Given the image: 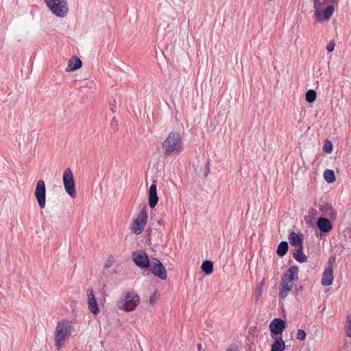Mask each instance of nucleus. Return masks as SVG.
Returning a JSON list of instances; mask_svg holds the SVG:
<instances>
[{"mask_svg":"<svg viewBox=\"0 0 351 351\" xmlns=\"http://www.w3.org/2000/svg\"><path fill=\"white\" fill-rule=\"evenodd\" d=\"M293 257L298 262L302 263L307 261V256L303 253V246L295 249L292 253Z\"/></svg>","mask_w":351,"mask_h":351,"instance_id":"21","label":"nucleus"},{"mask_svg":"<svg viewBox=\"0 0 351 351\" xmlns=\"http://www.w3.org/2000/svg\"><path fill=\"white\" fill-rule=\"evenodd\" d=\"M319 209L324 213V215L329 217L330 218L335 219L337 216L335 210L328 204L320 205Z\"/></svg>","mask_w":351,"mask_h":351,"instance_id":"22","label":"nucleus"},{"mask_svg":"<svg viewBox=\"0 0 351 351\" xmlns=\"http://www.w3.org/2000/svg\"><path fill=\"white\" fill-rule=\"evenodd\" d=\"M112 261L110 259H108L105 263L104 267L109 268L112 266Z\"/></svg>","mask_w":351,"mask_h":351,"instance_id":"32","label":"nucleus"},{"mask_svg":"<svg viewBox=\"0 0 351 351\" xmlns=\"http://www.w3.org/2000/svg\"><path fill=\"white\" fill-rule=\"evenodd\" d=\"M208 173H209V169H207L206 172H205V175L207 176Z\"/></svg>","mask_w":351,"mask_h":351,"instance_id":"37","label":"nucleus"},{"mask_svg":"<svg viewBox=\"0 0 351 351\" xmlns=\"http://www.w3.org/2000/svg\"><path fill=\"white\" fill-rule=\"evenodd\" d=\"M333 280V269L331 266H328L324 271L321 284L324 287H328L332 284Z\"/></svg>","mask_w":351,"mask_h":351,"instance_id":"14","label":"nucleus"},{"mask_svg":"<svg viewBox=\"0 0 351 351\" xmlns=\"http://www.w3.org/2000/svg\"><path fill=\"white\" fill-rule=\"evenodd\" d=\"M317 93L313 89H309L305 95V99L308 103H313L315 101Z\"/></svg>","mask_w":351,"mask_h":351,"instance_id":"26","label":"nucleus"},{"mask_svg":"<svg viewBox=\"0 0 351 351\" xmlns=\"http://www.w3.org/2000/svg\"><path fill=\"white\" fill-rule=\"evenodd\" d=\"M152 273L161 280L167 279V271L162 263L157 258L154 259L151 267Z\"/></svg>","mask_w":351,"mask_h":351,"instance_id":"11","label":"nucleus"},{"mask_svg":"<svg viewBox=\"0 0 351 351\" xmlns=\"http://www.w3.org/2000/svg\"><path fill=\"white\" fill-rule=\"evenodd\" d=\"M314 19L316 21H328L335 11L337 0H313Z\"/></svg>","mask_w":351,"mask_h":351,"instance_id":"1","label":"nucleus"},{"mask_svg":"<svg viewBox=\"0 0 351 351\" xmlns=\"http://www.w3.org/2000/svg\"><path fill=\"white\" fill-rule=\"evenodd\" d=\"M335 43L333 40H331L326 47L328 51L331 52L335 49Z\"/></svg>","mask_w":351,"mask_h":351,"instance_id":"30","label":"nucleus"},{"mask_svg":"<svg viewBox=\"0 0 351 351\" xmlns=\"http://www.w3.org/2000/svg\"><path fill=\"white\" fill-rule=\"evenodd\" d=\"M288 239L291 245L298 246V247L302 246V235L298 234L294 232H291L289 234Z\"/></svg>","mask_w":351,"mask_h":351,"instance_id":"20","label":"nucleus"},{"mask_svg":"<svg viewBox=\"0 0 351 351\" xmlns=\"http://www.w3.org/2000/svg\"><path fill=\"white\" fill-rule=\"evenodd\" d=\"M236 349L234 348H229L227 351H235Z\"/></svg>","mask_w":351,"mask_h":351,"instance_id":"34","label":"nucleus"},{"mask_svg":"<svg viewBox=\"0 0 351 351\" xmlns=\"http://www.w3.org/2000/svg\"><path fill=\"white\" fill-rule=\"evenodd\" d=\"M63 184L66 193L73 198L76 197L75 186L71 170L68 168L63 173Z\"/></svg>","mask_w":351,"mask_h":351,"instance_id":"7","label":"nucleus"},{"mask_svg":"<svg viewBox=\"0 0 351 351\" xmlns=\"http://www.w3.org/2000/svg\"><path fill=\"white\" fill-rule=\"evenodd\" d=\"M82 65V63L80 59L77 57H73L69 60L67 67L66 68V71H74L81 68Z\"/></svg>","mask_w":351,"mask_h":351,"instance_id":"18","label":"nucleus"},{"mask_svg":"<svg viewBox=\"0 0 351 351\" xmlns=\"http://www.w3.org/2000/svg\"><path fill=\"white\" fill-rule=\"evenodd\" d=\"M201 269L205 274H210L213 271V264L212 261L208 260L204 261L201 265Z\"/></svg>","mask_w":351,"mask_h":351,"instance_id":"23","label":"nucleus"},{"mask_svg":"<svg viewBox=\"0 0 351 351\" xmlns=\"http://www.w3.org/2000/svg\"><path fill=\"white\" fill-rule=\"evenodd\" d=\"M74 330L73 322L69 319H61L57 323L54 332V342L58 350L65 344Z\"/></svg>","mask_w":351,"mask_h":351,"instance_id":"2","label":"nucleus"},{"mask_svg":"<svg viewBox=\"0 0 351 351\" xmlns=\"http://www.w3.org/2000/svg\"><path fill=\"white\" fill-rule=\"evenodd\" d=\"M332 149V143L330 141H326L324 145V150L326 153H330Z\"/></svg>","mask_w":351,"mask_h":351,"instance_id":"29","label":"nucleus"},{"mask_svg":"<svg viewBox=\"0 0 351 351\" xmlns=\"http://www.w3.org/2000/svg\"><path fill=\"white\" fill-rule=\"evenodd\" d=\"M110 110L112 111V112H114V109H113V108H112V107H111V108H110Z\"/></svg>","mask_w":351,"mask_h":351,"instance_id":"38","label":"nucleus"},{"mask_svg":"<svg viewBox=\"0 0 351 351\" xmlns=\"http://www.w3.org/2000/svg\"><path fill=\"white\" fill-rule=\"evenodd\" d=\"M110 125L113 128V130H116L117 129L118 121L116 120L114 117L112 119Z\"/></svg>","mask_w":351,"mask_h":351,"instance_id":"31","label":"nucleus"},{"mask_svg":"<svg viewBox=\"0 0 351 351\" xmlns=\"http://www.w3.org/2000/svg\"><path fill=\"white\" fill-rule=\"evenodd\" d=\"M158 201L157 195V188L155 184H152L149 189V205L153 208L156 206Z\"/></svg>","mask_w":351,"mask_h":351,"instance_id":"16","label":"nucleus"},{"mask_svg":"<svg viewBox=\"0 0 351 351\" xmlns=\"http://www.w3.org/2000/svg\"><path fill=\"white\" fill-rule=\"evenodd\" d=\"M50 11L56 16L63 18L69 12L66 0H44Z\"/></svg>","mask_w":351,"mask_h":351,"instance_id":"6","label":"nucleus"},{"mask_svg":"<svg viewBox=\"0 0 351 351\" xmlns=\"http://www.w3.org/2000/svg\"><path fill=\"white\" fill-rule=\"evenodd\" d=\"M162 148L164 154L167 156L180 154L184 149L180 134L176 131L171 132L162 142Z\"/></svg>","mask_w":351,"mask_h":351,"instance_id":"3","label":"nucleus"},{"mask_svg":"<svg viewBox=\"0 0 351 351\" xmlns=\"http://www.w3.org/2000/svg\"><path fill=\"white\" fill-rule=\"evenodd\" d=\"M198 350H200L202 349V344L199 343L197 344Z\"/></svg>","mask_w":351,"mask_h":351,"instance_id":"36","label":"nucleus"},{"mask_svg":"<svg viewBox=\"0 0 351 351\" xmlns=\"http://www.w3.org/2000/svg\"><path fill=\"white\" fill-rule=\"evenodd\" d=\"M306 334L302 329H298L296 334V338L300 341H304L306 339Z\"/></svg>","mask_w":351,"mask_h":351,"instance_id":"28","label":"nucleus"},{"mask_svg":"<svg viewBox=\"0 0 351 351\" xmlns=\"http://www.w3.org/2000/svg\"><path fill=\"white\" fill-rule=\"evenodd\" d=\"M275 341L271 345V351H283L285 349V342L281 337L272 336Z\"/></svg>","mask_w":351,"mask_h":351,"instance_id":"19","label":"nucleus"},{"mask_svg":"<svg viewBox=\"0 0 351 351\" xmlns=\"http://www.w3.org/2000/svg\"><path fill=\"white\" fill-rule=\"evenodd\" d=\"M149 302H150V304H154V300H153V298H151L149 299Z\"/></svg>","mask_w":351,"mask_h":351,"instance_id":"35","label":"nucleus"},{"mask_svg":"<svg viewBox=\"0 0 351 351\" xmlns=\"http://www.w3.org/2000/svg\"><path fill=\"white\" fill-rule=\"evenodd\" d=\"M324 180L328 183H332V182H334L335 180V176L334 171L332 170H330V169H326L324 172Z\"/></svg>","mask_w":351,"mask_h":351,"instance_id":"25","label":"nucleus"},{"mask_svg":"<svg viewBox=\"0 0 351 351\" xmlns=\"http://www.w3.org/2000/svg\"><path fill=\"white\" fill-rule=\"evenodd\" d=\"M286 328L285 322L281 318H275L269 324L271 336L278 337L282 335Z\"/></svg>","mask_w":351,"mask_h":351,"instance_id":"10","label":"nucleus"},{"mask_svg":"<svg viewBox=\"0 0 351 351\" xmlns=\"http://www.w3.org/2000/svg\"><path fill=\"white\" fill-rule=\"evenodd\" d=\"M34 195L40 208L46 205V186L43 180H38L36 185Z\"/></svg>","mask_w":351,"mask_h":351,"instance_id":"8","label":"nucleus"},{"mask_svg":"<svg viewBox=\"0 0 351 351\" xmlns=\"http://www.w3.org/2000/svg\"><path fill=\"white\" fill-rule=\"evenodd\" d=\"M134 263L140 268H147L150 266L148 256L144 251H136L132 253Z\"/></svg>","mask_w":351,"mask_h":351,"instance_id":"9","label":"nucleus"},{"mask_svg":"<svg viewBox=\"0 0 351 351\" xmlns=\"http://www.w3.org/2000/svg\"><path fill=\"white\" fill-rule=\"evenodd\" d=\"M140 304V297L134 290L125 292L117 302L118 309L124 312L134 311Z\"/></svg>","mask_w":351,"mask_h":351,"instance_id":"4","label":"nucleus"},{"mask_svg":"<svg viewBox=\"0 0 351 351\" xmlns=\"http://www.w3.org/2000/svg\"><path fill=\"white\" fill-rule=\"evenodd\" d=\"M346 334L347 337H351V315L347 316Z\"/></svg>","mask_w":351,"mask_h":351,"instance_id":"27","label":"nucleus"},{"mask_svg":"<svg viewBox=\"0 0 351 351\" xmlns=\"http://www.w3.org/2000/svg\"><path fill=\"white\" fill-rule=\"evenodd\" d=\"M299 268L296 265L291 266L284 274V279L294 282L298 279Z\"/></svg>","mask_w":351,"mask_h":351,"instance_id":"17","label":"nucleus"},{"mask_svg":"<svg viewBox=\"0 0 351 351\" xmlns=\"http://www.w3.org/2000/svg\"><path fill=\"white\" fill-rule=\"evenodd\" d=\"M263 284H264V280H262L258 286V291L259 292V293H261V291H262V287L263 286Z\"/></svg>","mask_w":351,"mask_h":351,"instance_id":"33","label":"nucleus"},{"mask_svg":"<svg viewBox=\"0 0 351 351\" xmlns=\"http://www.w3.org/2000/svg\"><path fill=\"white\" fill-rule=\"evenodd\" d=\"M288 249H289L288 243L287 241H282L279 243V245L278 246L277 251H276L277 254L279 256L282 257L287 254Z\"/></svg>","mask_w":351,"mask_h":351,"instance_id":"24","label":"nucleus"},{"mask_svg":"<svg viewBox=\"0 0 351 351\" xmlns=\"http://www.w3.org/2000/svg\"><path fill=\"white\" fill-rule=\"evenodd\" d=\"M293 286V282L282 278L279 291V298L285 299Z\"/></svg>","mask_w":351,"mask_h":351,"instance_id":"13","label":"nucleus"},{"mask_svg":"<svg viewBox=\"0 0 351 351\" xmlns=\"http://www.w3.org/2000/svg\"><path fill=\"white\" fill-rule=\"evenodd\" d=\"M317 226L322 232H329L332 229L330 221L326 217H319L317 221Z\"/></svg>","mask_w":351,"mask_h":351,"instance_id":"15","label":"nucleus"},{"mask_svg":"<svg viewBox=\"0 0 351 351\" xmlns=\"http://www.w3.org/2000/svg\"><path fill=\"white\" fill-rule=\"evenodd\" d=\"M147 221V213L146 207L144 206L140 209L135 217L132 219L131 224V231L136 235L141 234Z\"/></svg>","mask_w":351,"mask_h":351,"instance_id":"5","label":"nucleus"},{"mask_svg":"<svg viewBox=\"0 0 351 351\" xmlns=\"http://www.w3.org/2000/svg\"><path fill=\"white\" fill-rule=\"evenodd\" d=\"M87 298L89 311L94 315H97L99 313V308L95 298L93 289L89 288L87 289Z\"/></svg>","mask_w":351,"mask_h":351,"instance_id":"12","label":"nucleus"}]
</instances>
